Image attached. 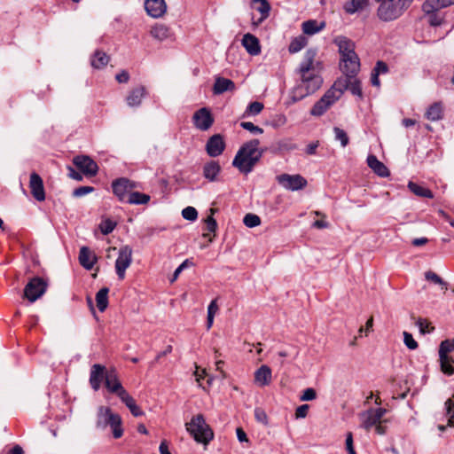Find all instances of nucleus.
<instances>
[{
    "mask_svg": "<svg viewBox=\"0 0 454 454\" xmlns=\"http://www.w3.org/2000/svg\"><path fill=\"white\" fill-rule=\"evenodd\" d=\"M323 63L317 59L316 49H308L295 69L297 85L293 90L292 99L297 102L315 93L323 83L321 76Z\"/></svg>",
    "mask_w": 454,
    "mask_h": 454,
    "instance_id": "1",
    "label": "nucleus"
},
{
    "mask_svg": "<svg viewBox=\"0 0 454 454\" xmlns=\"http://www.w3.org/2000/svg\"><path fill=\"white\" fill-rule=\"evenodd\" d=\"M258 139H252L245 143L237 152L233 160V167L241 173L247 175L254 169V167L262 156V151L259 149Z\"/></svg>",
    "mask_w": 454,
    "mask_h": 454,
    "instance_id": "2",
    "label": "nucleus"
},
{
    "mask_svg": "<svg viewBox=\"0 0 454 454\" xmlns=\"http://www.w3.org/2000/svg\"><path fill=\"white\" fill-rule=\"evenodd\" d=\"M111 428L114 439H119L123 435L122 419L117 413L106 406H99L97 412L96 427L100 430Z\"/></svg>",
    "mask_w": 454,
    "mask_h": 454,
    "instance_id": "3",
    "label": "nucleus"
},
{
    "mask_svg": "<svg viewBox=\"0 0 454 454\" xmlns=\"http://www.w3.org/2000/svg\"><path fill=\"white\" fill-rule=\"evenodd\" d=\"M413 0H384L380 3L377 14L383 21L399 18L411 4Z\"/></svg>",
    "mask_w": 454,
    "mask_h": 454,
    "instance_id": "4",
    "label": "nucleus"
},
{
    "mask_svg": "<svg viewBox=\"0 0 454 454\" xmlns=\"http://www.w3.org/2000/svg\"><path fill=\"white\" fill-rule=\"evenodd\" d=\"M185 427L197 442L207 444L214 438V433L202 414L193 416Z\"/></svg>",
    "mask_w": 454,
    "mask_h": 454,
    "instance_id": "5",
    "label": "nucleus"
},
{
    "mask_svg": "<svg viewBox=\"0 0 454 454\" xmlns=\"http://www.w3.org/2000/svg\"><path fill=\"white\" fill-rule=\"evenodd\" d=\"M139 188V184L126 177H120L113 181L112 189L114 194L121 202L127 201L134 190Z\"/></svg>",
    "mask_w": 454,
    "mask_h": 454,
    "instance_id": "6",
    "label": "nucleus"
},
{
    "mask_svg": "<svg viewBox=\"0 0 454 454\" xmlns=\"http://www.w3.org/2000/svg\"><path fill=\"white\" fill-rule=\"evenodd\" d=\"M340 98V90H337L336 87H332L324 96L313 106L310 114L313 116L323 115L331 106H333Z\"/></svg>",
    "mask_w": 454,
    "mask_h": 454,
    "instance_id": "7",
    "label": "nucleus"
},
{
    "mask_svg": "<svg viewBox=\"0 0 454 454\" xmlns=\"http://www.w3.org/2000/svg\"><path fill=\"white\" fill-rule=\"evenodd\" d=\"M333 87H336L338 91L340 90V96L345 90H349L354 96L363 98L361 82L356 76L339 79Z\"/></svg>",
    "mask_w": 454,
    "mask_h": 454,
    "instance_id": "8",
    "label": "nucleus"
},
{
    "mask_svg": "<svg viewBox=\"0 0 454 454\" xmlns=\"http://www.w3.org/2000/svg\"><path fill=\"white\" fill-rule=\"evenodd\" d=\"M387 410L384 408L369 409L359 414L361 427L369 431L378 423L382 422V418L386 414Z\"/></svg>",
    "mask_w": 454,
    "mask_h": 454,
    "instance_id": "9",
    "label": "nucleus"
},
{
    "mask_svg": "<svg viewBox=\"0 0 454 454\" xmlns=\"http://www.w3.org/2000/svg\"><path fill=\"white\" fill-rule=\"evenodd\" d=\"M132 262V249L129 246H123L119 249L115 261V270L119 279L125 278V271Z\"/></svg>",
    "mask_w": 454,
    "mask_h": 454,
    "instance_id": "10",
    "label": "nucleus"
},
{
    "mask_svg": "<svg viewBox=\"0 0 454 454\" xmlns=\"http://www.w3.org/2000/svg\"><path fill=\"white\" fill-rule=\"evenodd\" d=\"M47 283L42 278H34L27 284L24 294L30 301H35L45 293Z\"/></svg>",
    "mask_w": 454,
    "mask_h": 454,
    "instance_id": "11",
    "label": "nucleus"
},
{
    "mask_svg": "<svg viewBox=\"0 0 454 454\" xmlns=\"http://www.w3.org/2000/svg\"><path fill=\"white\" fill-rule=\"evenodd\" d=\"M277 179L279 184L290 191H298L307 185V180L301 175L282 174Z\"/></svg>",
    "mask_w": 454,
    "mask_h": 454,
    "instance_id": "12",
    "label": "nucleus"
},
{
    "mask_svg": "<svg viewBox=\"0 0 454 454\" xmlns=\"http://www.w3.org/2000/svg\"><path fill=\"white\" fill-rule=\"evenodd\" d=\"M194 126L200 130H207L214 123V118L210 111L202 107L196 111L192 116Z\"/></svg>",
    "mask_w": 454,
    "mask_h": 454,
    "instance_id": "13",
    "label": "nucleus"
},
{
    "mask_svg": "<svg viewBox=\"0 0 454 454\" xmlns=\"http://www.w3.org/2000/svg\"><path fill=\"white\" fill-rule=\"evenodd\" d=\"M340 68L346 77L356 76L360 70V60L357 54L340 59Z\"/></svg>",
    "mask_w": 454,
    "mask_h": 454,
    "instance_id": "14",
    "label": "nucleus"
},
{
    "mask_svg": "<svg viewBox=\"0 0 454 454\" xmlns=\"http://www.w3.org/2000/svg\"><path fill=\"white\" fill-rule=\"evenodd\" d=\"M29 189L35 200L40 202L45 200V191L43 179L35 172H33L30 175Z\"/></svg>",
    "mask_w": 454,
    "mask_h": 454,
    "instance_id": "15",
    "label": "nucleus"
},
{
    "mask_svg": "<svg viewBox=\"0 0 454 454\" xmlns=\"http://www.w3.org/2000/svg\"><path fill=\"white\" fill-rule=\"evenodd\" d=\"M225 149V142L220 134H215L209 137L206 144L207 153L210 157H217L223 153Z\"/></svg>",
    "mask_w": 454,
    "mask_h": 454,
    "instance_id": "16",
    "label": "nucleus"
},
{
    "mask_svg": "<svg viewBox=\"0 0 454 454\" xmlns=\"http://www.w3.org/2000/svg\"><path fill=\"white\" fill-rule=\"evenodd\" d=\"M73 162L85 175L95 176L98 172L97 163L89 156H76Z\"/></svg>",
    "mask_w": 454,
    "mask_h": 454,
    "instance_id": "17",
    "label": "nucleus"
},
{
    "mask_svg": "<svg viewBox=\"0 0 454 454\" xmlns=\"http://www.w3.org/2000/svg\"><path fill=\"white\" fill-rule=\"evenodd\" d=\"M108 372L106 371V367L99 364H95L90 368V384L93 390L98 391L103 380L106 381V374Z\"/></svg>",
    "mask_w": 454,
    "mask_h": 454,
    "instance_id": "18",
    "label": "nucleus"
},
{
    "mask_svg": "<svg viewBox=\"0 0 454 454\" xmlns=\"http://www.w3.org/2000/svg\"><path fill=\"white\" fill-rule=\"evenodd\" d=\"M333 43L338 46L340 59L348 56L356 55L354 43L346 36H337L334 38Z\"/></svg>",
    "mask_w": 454,
    "mask_h": 454,
    "instance_id": "19",
    "label": "nucleus"
},
{
    "mask_svg": "<svg viewBox=\"0 0 454 454\" xmlns=\"http://www.w3.org/2000/svg\"><path fill=\"white\" fill-rule=\"evenodd\" d=\"M145 8L151 17L160 18L166 12L167 5L164 0H146Z\"/></svg>",
    "mask_w": 454,
    "mask_h": 454,
    "instance_id": "20",
    "label": "nucleus"
},
{
    "mask_svg": "<svg viewBox=\"0 0 454 454\" xmlns=\"http://www.w3.org/2000/svg\"><path fill=\"white\" fill-rule=\"evenodd\" d=\"M147 91L145 86H138L132 89L126 97V102L130 107H137L142 104L143 98Z\"/></svg>",
    "mask_w": 454,
    "mask_h": 454,
    "instance_id": "21",
    "label": "nucleus"
},
{
    "mask_svg": "<svg viewBox=\"0 0 454 454\" xmlns=\"http://www.w3.org/2000/svg\"><path fill=\"white\" fill-rule=\"evenodd\" d=\"M272 380L271 369L268 365H262L254 372V383L259 387H265Z\"/></svg>",
    "mask_w": 454,
    "mask_h": 454,
    "instance_id": "22",
    "label": "nucleus"
},
{
    "mask_svg": "<svg viewBox=\"0 0 454 454\" xmlns=\"http://www.w3.org/2000/svg\"><path fill=\"white\" fill-rule=\"evenodd\" d=\"M106 387L111 393L116 394L119 397L121 391H126L119 381L114 370H112L106 374Z\"/></svg>",
    "mask_w": 454,
    "mask_h": 454,
    "instance_id": "23",
    "label": "nucleus"
},
{
    "mask_svg": "<svg viewBox=\"0 0 454 454\" xmlns=\"http://www.w3.org/2000/svg\"><path fill=\"white\" fill-rule=\"evenodd\" d=\"M242 45L245 47L247 51L252 56H256L261 52L259 40L252 34L247 33L243 35Z\"/></svg>",
    "mask_w": 454,
    "mask_h": 454,
    "instance_id": "24",
    "label": "nucleus"
},
{
    "mask_svg": "<svg viewBox=\"0 0 454 454\" xmlns=\"http://www.w3.org/2000/svg\"><path fill=\"white\" fill-rule=\"evenodd\" d=\"M79 262L85 269L91 270L97 262V257L89 247H82L79 253Z\"/></svg>",
    "mask_w": 454,
    "mask_h": 454,
    "instance_id": "25",
    "label": "nucleus"
},
{
    "mask_svg": "<svg viewBox=\"0 0 454 454\" xmlns=\"http://www.w3.org/2000/svg\"><path fill=\"white\" fill-rule=\"evenodd\" d=\"M252 8L255 9L261 14L260 19L253 22L254 26L261 24L270 15V5L267 0H252Z\"/></svg>",
    "mask_w": 454,
    "mask_h": 454,
    "instance_id": "26",
    "label": "nucleus"
},
{
    "mask_svg": "<svg viewBox=\"0 0 454 454\" xmlns=\"http://www.w3.org/2000/svg\"><path fill=\"white\" fill-rule=\"evenodd\" d=\"M235 90V83L227 78L216 77L213 92L215 95L223 94L225 91H232Z\"/></svg>",
    "mask_w": 454,
    "mask_h": 454,
    "instance_id": "27",
    "label": "nucleus"
},
{
    "mask_svg": "<svg viewBox=\"0 0 454 454\" xmlns=\"http://www.w3.org/2000/svg\"><path fill=\"white\" fill-rule=\"evenodd\" d=\"M120 399L122 403H125V405L129 408L131 414L134 417H140L144 415L143 411L140 409L139 406L137 405L136 401L134 398L129 395V394L127 391H121L120 395Z\"/></svg>",
    "mask_w": 454,
    "mask_h": 454,
    "instance_id": "28",
    "label": "nucleus"
},
{
    "mask_svg": "<svg viewBox=\"0 0 454 454\" xmlns=\"http://www.w3.org/2000/svg\"><path fill=\"white\" fill-rule=\"evenodd\" d=\"M388 72V66L387 63H385L382 60H378L376 62V65L372 71L371 74V83L374 87H380V81L379 76L380 74H385Z\"/></svg>",
    "mask_w": 454,
    "mask_h": 454,
    "instance_id": "29",
    "label": "nucleus"
},
{
    "mask_svg": "<svg viewBox=\"0 0 454 454\" xmlns=\"http://www.w3.org/2000/svg\"><path fill=\"white\" fill-rule=\"evenodd\" d=\"M150 34L158 41H164L172 36L170 28L164 24H156L152 27Z\"/></svg>",
    "mask_w": 454,
    "mask_h": 454,
    "instance_id": "30",
    "label": "nucleus"
},
{
    "mask_svg": "<svg viewBox=\"0 0 454 454\" xmlns=\"http://www.w3.org/2000/svg\"><path fill=\"white\" fill-rule=\"evenodd\" d=\"M368 166L380 176L386 177L389 176L387 168L380 161L376 156L369 155L367 158Z\"/></svg>",
    "mask_w": 454,
    "mask_h": 454,
    "instance_id": "31",
    "label": "nucleus"
},
{
    "mask_svg": "<svg viewBox=\"0 0 454 454\" xmlns=\"http://www.w3.org/2000/svg\"><path fill=\"white\" fill-rule=\"evenodd\" d=\"M221 171V167L217 161L211 160L203 167V176L210 182L216 180V176Z\"/></svg>",
    "mask_w": 454,
    "mask_h": 454,
    "instance_id": "32",
    "label": "nucleus"
},
{
    "mask_svg": "<svg viewBox=\"0 0 454 454\" xmlns=\"http://www.w3.org/2000/svg\"><path fill=\"white\" fill-rule=\"evenodd\" d=\"M425 116L427 120L432 121H437L442 120L443 117V108L442 103L435 102L433 105H431L427 108Z\"/></svg>",
    "mask_w": 454,
    "mask_h": 454,
    "instance_id": "33",
    "label": "nucleus"
},
{
    "mask_svg": "<svg viewBox=\"0 0 454 454\" xmlns=\"http://www.w3.org/2000/svg\"><path fill=\"white\" fill-rule=\"evenodd\" d=\"M454 4V0H426L422 5L424 12H432L433 10H440Z\"/></svg>",
    "mask_w": 454,
    "mask_h": 454,
    "instance_id": "34",
    "label": "nucleus"
},
{
    "mask_svg": "<svg viewBox=\"0 0 454 454\" xmlns=\"http://www.w3.org/2000/svg\"><path fill=\"white\" fill-rule=\"evenodd\" d=\"M369 4V0H350L344 4L343 9L348 14H354L363 11Z\"/></svg>",
    "mask_w": 454,
    "mask_h": 454,
    "instance_id": "35",
    "label": "nucleus"
},
{
    "mask_svg": "<svg viewBox=\"0 0 454 454\" xmlns=\"http://www.w3.org/2000/svg\"><path fill=\"white\" fill-rule=\"evenodd\" d=\"M325 27V22L318 23L315 20H309L302 23V31L306 35H314Z\"/></svg>",
    "mask_w": 454,
    "mask_h": 454,
    "instance_id": "36",
    "label": "nucleus"
},
{
    "mask_svg": "<svg viewBox=\"0 0 454 454\" xmlns=\"http://www.w3.org/2000/svg\"><path fill=\"white\" fill-rule=\"evenodd\" d=\"M408 188L410 189V191L412 193H414L415 195H417L419 197L428 198V199L434 198V194L429 189H427L422 185H419L416 183H413L411 181L409 182Z\"/></svg>",
    "mask_w": 454,
    "mask_h": 454,
    "instance_id": "37",
    "label": "nucleus"
},
{
    "mask_svg": "<svg viewBox=\"0 0 454 454\" xmlns=\"http://www.w3.org/2000/svg\"><path fill=\"white\" fill-rule=\"evenodd\" d=\"M108 293L109 289L103 287L96 294L97 307L100 312L105 311L108 306Z\"/></svg>",
    "mask_w": 454,
    "mask_h": 454,
    "instance_id": "38",
    "label": "nucleus"
},
{
    "mask_svg": "<svg viewBox=\"0 0 454 454\" xmlns=\"http://www.w3.org/2000/svg\"><path fill=\"white\" fill-rule=\"evenodd\" d=\"M441 371L448 375L451 376L454 374V358L450 356H439Z\"/></svg>",
    "mask_w": 454,
    "mask_h": 454,
    "instance_id": "39",
    "label": "nucleus"
},
{
    "mask_svg": "<svg viewBox=\"0 0 454 454\" xmlns=\"http://www.w3.org/2000/svg\"><path fill=\"white\" fill-rule=\"evenodd\" d=\"M150 199L151 198L148 194L133 191V192L129 196L126 203L131 205H145L150 201Z\"/></svg>",
    "mask_w": 454,
    "mask_h": 454,
    "instance_id": "40",
    "label": "nucleus"
},
{
    "mask_svg": "<svg viewBox=\"0 0 454 454\" xmlns=\"http://www.w3.org/2000/svg\"><path fill=\"white\" fill-rule=\"evenodd\" d=\"M109 62V56L100 51H95L91 58V66L95 68H102Z\"/></svg>",
    "mask_w": 454,
    "mask_h": 454,
    "instance_id": "41",
    "label": "nucleus"
},
{
    "mask_svg": "<svg viewBox=\"0 0 454 454\" xmlns=\"http://www.w3.org/2000/svg\"><path fill=\"white\" fill-rule=\"evenodd\" d=\"M307 44V39L303 35L294 38L290 44L288 51L290 53H296L300 51Z\"/></svg>",
    "mask_w": 454,
    "mask_h": 454,
    "instance_id": "42",
    "label": "nucleus"
},
{
    "mask_svg": "<svg viewBox=\"0 0 454 454\" xmlns=\"http://www.w3.org/2000/svg\"><path fill=\"white\" fill-rule=\"evenodd\" d=\"M454 351V339H447L441 342L439 346V356H450V352Z\"/></svg>",
    "mask_w": 454,
    "mask_h": 454,
    "instance_id": "43",
    "label": "nucleus"
},
{
    "mask_svg": "<svg viewBox=\"0 0 454 454\" xmlns=\"http://www.w3.org/2000/svg\"><path fill=\"white\" fill-rule=\"evenodd\" d=\"M262 103L258 101L252 102L247 106L245 113L243 114V117L257 115L262 111Z\"/></svg>",
    "mask_w": 454,
    "mask_h": 454,
    "instance_id": "44",
    "label": "nucleus"
},
{
    "mask_svg": "<svg viewBox=\"0 0 454 454\" xmlns=\"http://www.w3.org/2000/svg\"><path fill=\"white\" fill-rule=\"evenodd\" d=\"M425 278L428 281H432L434 284L440 285L442 286V289L447 290L448 289V284L444 280H442L436 273L428 270L425 273Z\"/></svg>",
    "mask_w": 454,
    "mask_h": 454,
    "instance_id": "45",
    "label": "nucleus"
},
{
    "mask_svg": "<svg viewBox=\"0 0 454 454\" xmlns=\"http://www.w3.org/2000/svg\"><path fill=\"white\" fill-rule=\"evenodd\" d=\"M244 224L248 228H254L261 224V218L254 214L248 213L243 218Z\"/></svg>",
    "mask_w": 454,
    "mask_h": 454,
    "instance_id": "46",
    "label": "nucleus"
},
{
    "mask_svg": "<svg viewBox=\"0 0 454 454\" xmlns=\"http://www.w3.org/2000/svg\"><path fill=\"white\" fill-rule=\"evenodd\" d=\"M415 324L422 334L430 333L434 330V327L430 325V322L425 318H418Z\"/></svg>",
    "mask_w": 454,
    "mask_h": 454,
    "instance_id": "47",
    "label": "nucleus"
},
{
    "mask_svg": "<svg viewBox=\"0 0 454 454\" xmlns=\"http://www.w3.org/2000/svg\"><path fill=\"white\" fill-rule=\"evenodd\" d=\"M206 230L208 233H204V237H208L209 242H212L213 238L209 237V233H215L217 228V223L212 215L207 216L206 219Z\"/></svg>",
    "mask_w": 454,
    "mask_h": 454,
    "instance_id": "48",
    "label": "nucleus"
},
{
    "mask_svg": "<svg viewBox=\"0 0 454 454\" xmlns=\"http://www.w3.org/2000/svg\"><path fill=\"white\" fill-rule=\"evenodd\" d=\"M116 226V223L111 219H105L99 224V230L104 235L111 233Z\"/></svg>",
    "mask_w": 454,
    "mask_h": 454,
    "instance_id": "49",
    "label": "nucleus"
},
{
    "mask_svg": "<svg viewBox=\"0 0 454 454\" xmlns=\"http://www.w3.org/2000/svg\"><path fill=\"white\" fill-rule=\"evenodd\" d=\"M333 133L335 136V139L340 142L341 146L345 147L346 145H348L349 139L347 133L343 129L338 127H334Z\"/></svg>",
    "mask_w": 454,
    "mask_h": 454,
    "instance_id": "50",
    "label": "nucleus"
},
{
    "mask_svg": "<svg viewBox=\"0 0 454 454\" xmlns=\"http://www.w3.org/2000/svg\"><path fill=\"white\" fill-rule=\"evenodd\" d=\"M437 11L438 10H433L432 12H425V13L428 17V23L434 27L440 26L442 22V18L436 13Z\"/></svg>",
    "mask_w": 454,
    "mask_h": 454,
    "instance_id": "51",
    "label": "nucleus"
},
{
    "mask_svg": "<svg viewBox=\"0 0 454 454\" xmlns=\"http://www.w3.org/2000/svg\"><path fill=\"white\" fill-rule=\"evenodd\" d=\"M445 405L447 409V413L450 417L448 425L454 427V395L450 399H448L445 402Z\"/></svg>",
    "mask_w": 454,
    "mask_h": 454,
    "instance_id": "52",
    "label": "nucleus"
},
{
    "mask_svg": "<svg viewBox=\"0 0 454 454\" xmlns=\"http://www.w3.org/2000/svg\"><path fill=\"white\" fill-rule=\"evenodd\" d=\"M182 216L189 221H195L198 217V212L193 207H186L182 210Z\"/></svg>",
    "mask_w": 454,
    "mask_h": 454,
    "instance_id": "53",
    "label": "nucleus"
},
{
    "mask_svg": "<svg viewBox=\"0 0 454 454\" xmlns=\"http://www.w3.org/2000/svg\"><path fill=\"white\" fill-rule=\"evenodd\" d=\"M240 126L246 129L251 132L252 134H262L263 129L256 125H254L253 122L250 121H242L240 122Z\"/></svg>",
    "mask_w": 454,
    "mask_h": 454,
    "instance_id": "54",
    "label": "nucleus"
},
{
    "mask_svg": "<svg viewBox=\"0 0 454 454\" xmlns=\"http://www.w3.org/2000/svg\"><path fill=\"white\" fill-rule=\"evenodd\" d=\"M403 334L405 346L411 350L416 349L418 348V342L413 339L412 335L408 332H403Z\"/></svg>",
    "mask_w": 454,
    "mask_h": 454,
    "instance_id": "55",
    "label": "nucleus"
},
{
    "mask_svg": "<svg viewBox=\"0 0 454 454\" xmlns=\"http://www.w3.org/2000/svg\"><path fill=\"white\" fill-rule=\"evenodd\" d=\"M94 191V187L92 186H80L73 191L74 197H82L88 193H90Z\"/></svg>",
    "mask_w": 454,
    "mask_h": 454,
    "instance_id": "56",
    "label": "nucleus"
},
{
    "mask_svg": "<svg viewBox=\"0 0 454 454\" xmlns=\"http://www.w3.org/2000/svg\"><path fill=\"white\" fill-rule=\"evenodd\" d=\"M192 265L188 259L184 260L174 271L173 278H171V282H174L179 276V274L187 267Z\"/></svg>",
    "mask_w": 454,
    "mask_h": 454,
    "instance_id": "57",
    "label": "nucleus"
},
{
    "mask_svg": "<svg viewBox=\"0 0 454 454\" xmlns=\"http://www.w3.org/2000/svg\"><path fill=\"white\" fill-rule=\"evenodd\" d=\"M316 397H317V393H316L315 389L309 387L303 391L300 399H301V401H312V400L316 399Z\"/></svg>",
    "mask_w": 454,
    "mask_h": 454,
    "instance_id": "58",
    "label": "nucleus"
},
{
    "mask_svg": "<svg viewBox=\"0 0 454 454\" xmlns=\"http://www.w3.org/2000/svg\"><path fill=\"white\" fill-rule=\"evenodd\" d=\"M346 450L348 454H356L353 445V434L348 432L346 435Z\"/></svg>",
    "mask_w": 454,
    "mask_h": 454,
    "instance_id": "59",
    "label": "nucleus"
},
{
    "mask_svg": "<svg viewBox=\"0 0 454 454\" xmlns=\"http://www.w3.org/2000/svg\"><path fill=\"white\" fill-rule=\"evenodd\" d=\"M309 406L308 404H302L297 407L295 411V418L296 419H303L307 417Z\"/></svg>",
    "mask_w": 454,
    "mask_h": 454,
    "instance_id": "60",
    "label": "nucleus"
},
{
    "mask_svg": "<svg viewBox=\"0 0 454 454\" xmlns=\"http://www.w3.org/2000/svg\"><path fill=\"white\" fill-rule=\"evenodd\" d=\"M254 416H255V419L257 421L266 425L268 420H267V414L265 413V411L262 409H255L254 411Z\"/></svg>",
    "mask_w": 454,
    "mask_h": 454,
    "instance_id": "61",
    "label": "nucleus"
},
{
    "mask_svg": "<svg viewBox=\"0 0 454 454\" xmlns=\"http://www.w3.org/2000/svg\"><path fill=\"white\" fill-rule=\"evenodd\" d=\"M115 79L119 83H127L129 80V74L127 71L122 70L115 75Z\"/></svg>",
    "mask_w": 454,
    "mask_h": 454,
    "instance_id": "62",
    "label": "nucleus"
},
{
    "mask_svg": "<svg viewBox=\"0 0 454 454\" xmlns=\"http://www.w3.org/2000/svg\"><path fill=\"white\" fill-rule=\"evenodd\" d=\"M236 434H237V438L240 442H248L247 434L241 427H238L236 429Z\"/></svg>",
    "mask_w": 454,
    "mask_h": 454,
    "instance_id": "63",
    "label": "nucleus"
},
{
    "mask_svg": "<svg viewBox=\"0 0 454 454\" xmlns=\"http://www.w3.org/2000/svg\"><path fill=\"white\" fill-rule=\"evenodd\" d=\"M318 145H319L318 141L312 142V143L309 144L306 148L307 154H309V155L315 154Z\"/></svg>",
    "mask_w": 454,
    "mask_h": 454,
    "instance_id": "64",
    "label": "nucleus"
}]
</instances>
